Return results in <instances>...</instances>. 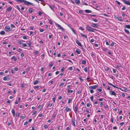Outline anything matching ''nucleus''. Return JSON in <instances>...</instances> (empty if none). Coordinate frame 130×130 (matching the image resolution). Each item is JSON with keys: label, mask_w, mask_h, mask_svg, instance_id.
Segmentation results:
<instances>
[{"label": "nucleus", "mask_w": 130, "mask_h": 130, "mask_svg": "<svg viewBox=\"0 0 130 130\" xmlns=\"http://www.w3.org/2000/svg\"><path fill=\"white\" fill-rule=\"evenodd\" d=\"M18 3H21L23 2L24 4L25 5H31L33 6H34V4L33 3L28 2L25 0H15Z\"/></svg>", "instance_id": "1"}, {"label": "nucleus", "mask_w": 130, "mask_h": 130, "mask_svg": "<svg viewBox=\"0 0 130 130\" xmlns=\"http://www.w3.org/2000/svg\"><path fill=\"white\" fill-rule=\"evenodd\" d=\"M86 28L87 29L90 31L94 32V30H96V29L93 28L88 25L86 26Z\"/></svg>", "instance_id": "2"}, {"label": "nucleus", "mask_w": 130, "mask_h": 130, "mask_svg": "<svg viewBox=\"0 0 130 130\" xmlns=\"http://www.w3.org/2000/svg\"><path fill=\"white\" fill-rule=\"evenodd\" d=\"M55 23L56 26L57 27H58V29H60L61 30L63 31H64L65 30L60 25L56 23Z\"/></svg>", "instance_id": "3"}, {"label": "nucleus", "mask_w": 130, "mask_h": 130, "mask_svg": "<svg viewBox=\"0 0 130 130\" xmlns=\"http://www.w3.org/2000/svg\"><path fill=\"white\" fill-rule=\"evenodd\" d=\"M5 29L6 31H11L12 29L10 28L9 26H6L5 27Z\"/></svg>", "instance_id": "4"}, {"label": "nucleus", "mask_w": 130, "mask_h": 130, "mask_svg": "<svg viewBox=\"0 0 130 130\" xmlns=\"http://www.w3.org/2000/svg\"><path fill=\"white\" fill-rule=\"evenodd\" d=\"M119 89L122 91L124 92H127L128 90L125 87H122V88H119Z\"/></svg>", "instance_id": "5"}, {"label": "nucleus", "mask_w": 130, "mask_h": 130, "mask_svg": "<svg viewBox=\"0 0 130 130\" xmlns=\"http://www.w3.org/2000/svg\"><path fill=\"white\" fill-rule=\"evenodd\" d=\"M98 85H96L93 86H91L89 87V88L90 89H96L97 87H98Z\"/></svg>", "instance_id": "6"}, {"label": "nucleus", "mask_w": 130, "mask_h": 130, "mask_svg": "<svg viewBox=\"0 0 130 130\" xmlns=\"http://www.w3.org/2000/svg\"><path fill=\"white\" fill-rule=\"evenodd\" d=\"M75 119L74 117V118H73L72 119V125L74 126H75Z\"/></svg>", "instance_id": "7"}, {"label": "nucleus", "mask_w": 130, "mask_h": 130, "mask_svg": "<svg viewBox=\"0 0 130 130\" xmlns=\"http://www.w3.org/2000/svg\"><path fill=\"white\" fill-rule=\"evenodd\" d=\"M75 41L76 43L78 45L81 47L82 46V45L80 42L79 41L77 40V39L75 40Z\"/></svg>", "instance_id": "8"}, {"label": "nucleus", "mask_w": 130, "mask_h": 130, "mask_svg": "<svg viewBox=\"0 0 130 130\" xmlns=\"http://www.w3.org/2000/svg\"><path fill=\"white\" fill-rule=\"evenodd\" d=\"M109 92L110 94L112 95H113L115 96H116V94L115 93L114 91H110Z\"/></svg>", "instance_id": "9"}, {"label": "nucleus", "mask_w": 130, "mask_h": 130, "mask_svg": "<svg viewBox=\"0 0 130 130\" xmlns=\"http://www.w3.org/2000/svg\"><path fill=\"white\" fill-rule=\"evenodd\" d=\"M123 1L124 2L125 4L127 5H130V3L129 1H126L125 0H123Z\"/></svg>", "instance_id": "10"}, {"label": "nucleus", "mask_w": 130, "mask_h": 130, "mask_svg": "<svg viewBox=\"0 0 130 130\" xmlns=\"http://www.w3.org/2000/svg\"><path fill=\"white\" fill-rule=\"evenodd\" d=\"M77 105H76L73 108L74 111L76 113H77Z\"/></svg>", "instance_id": "11"}, {"label": "nucleus", "mask_w": 130, "mask_h": 130, "mask_svg": "<svg viewBox=\"0 0 130 130\" xmlns=\"http://www.w3.org/2000/svg\"><path fill=\"white\" fill-rule=\"evenodd\" d=\"M91 26L93 27H96L98 26L97 24L93 23H91Z\"/></svg>", "instance_id": "12"}, {"label": "nucleus", "mask_w": 130, "mask_h": 130, "mask_svg": "<svg viewBox=\"0 0 130 130\" xmlns=\"http://www.w3.org/2000/svg\"><path fill=\"white\" fill-rule=\"evenodd\" d=\"M34 11V9L32 8H30L28 10V11L30 13H32Z\"/></svg>", "instance_id": "13"}, {"label": "nucleus", "mask_w": 130, "mask_h": 130, "mask_svg": "<svg viewBox=\"0 0 130 130\" xmlns=\"http://www.w3.org/2000/svg\"><path fill=\"white\" fill-rule=\"evenodd\" d=\"M11 112L12 113L13 115V116H15V110L14 109H11Z\"/></svg>", "instance_id": "14"}, {"label": "nucleus", "mask_w": 130, "mask_h": 130, "mask_svg": "<svg viewBox=\"0 0 130 130\" xmlns=\"http://www.w3.org/2000/svg\"><path fill=\"white\" fill-rule=\"evenodd\" d=\"M80 34L82 37H84L86 38L87 39V37L86 35H84L82 33H80Z\"/></svg>", "instance_id": "15"}, {"label": "nucleus", "mask_w": 130, "mask_h": 130, "mask_svg": "<svg viewBox=\"0 0 130 130\" xmlns=\"http://www.w3.org/2000/svg\"><path fill=\"white\" fill-rule=\"evenodd\" d=\"M117 19L120 21H123L122 19L120 17H119L117 18Z\"/></svg>", "instance_id": "16"}, {"label": "nucleus", "mask_w": 130, "mask_h": 130, "mask_svg": "<svg viewBox=\"0 0 130 130\" xmlns=\"http://www.w3.org/2000/svg\"><path fill=\"white\" fill-rule=\"evenodd\" d=\"M43 108V105H39V106L38 107V108H39L40 109V110H41Z\"/></svg>", "instance_id": "17"}, {"label": "nucleus", "mask_w": 130, "mask_h": 130, "mask_svg": "<svg viewBox=\"0 0 130 130\" xmlns=\"http://www.w3.org/2000/svg\"><path fill=\"white\" fill-rule=\"evenodd\" d=\"M68 106L66 107V110L67 112L71 111V109L70 108H68Z\"/></svg>", "instance_id": "18"}, {"label": "nucleus", "mask_w": 130, "mask_h": 130, "mask_svg": "<svg viewBox=\"0 0 130 130\" xmlns=\"http://www.w3.org/2000/svg\"><path fill=\"white\" fill-rule=\"evenodd\" d=\"M11 59H13V60L15 61H16L17 60V58L16 57H15L14 56L12 57L11 58Z\"/></svg>", "instance_id": "19"}, {"label": "nucleus", "mask_w": 130, "mask_h": 130, "mask_svg": "<svg viewBox=\"0 0 130 130\" xmlns=\"http://www.w3.org/2000/svg\"><path fill=\"white\" fill-rule=\"evenodd\" d=\"M85 11L86 13H90L92 12L91 10H85Z\"/></svg>", "instance_id": "20"}, {"label": "nucleus", "mask_w": 130, "mask_h": 130, "mask_svg": "<svg viewBox=\"0 0 130 130\" xmlns=\"http://www.w3.org/2000/svg\"><path fill=\"white\" fill-rule=\"evenodd\" d=\"M76 53L78 54H79L80 53V51L78 49H77L76 51Z\"/></svg>", "instance_id": "21"}, {"label": "nucleus", "mask_w": 130, "mask_h": 130, "mask_svg": "<svg viewBox=\"0 0 130 130\" xmlns=\"http://www.w3.org/2000/svg\"><path fill=\"white\" fill-rule=\"evenodd\" d=\"M75 2L76 3L78 4H80V1L79 0H76Z\"/></svg>", "instance_id": "22"}, {"label": "nucleus", "mask_w": 130, "mask_h": 130, "mask_svg": "<svg viewBox=\"0 0 130 130\" xmlns=\"http://www.w3.org/2000/svg\"><path fill=\"white\" fill-rule=\"evenodd\" d=\"M50 8L53 10H54V7L53 5H49Z\"/></svg>", "instance_id": "23"}, {"label": "nucleus", "mask_w": 130, "mask_h": 130, "mask_svg": "<svg viewBox=\"0 0 130 130\" xmlns=\"http://www.w3.org/2000/svg\"><path fill=\"white\" fill-rule=\"evenodd\" d=\"M12 9V8L11 7H9L7 9V10L9 12L11 11Z\"/></svg>", "instance_id": "24"}, {"label": "nucleus", "mask_w": 130, "mask_h": 130, "mask_svg": "<svg viewBox=\"0 0 130 130\" xmlns=\"http://www.w3.org/2000/svg\"><path fill=\"white\" fill-rule=\"evenodd\" d=\"M8 78V76H6L4 77V78L3 79L4 80H7V79Z\"/></svg>", "instance_id": "25"}, {"label": "nucleus", "mask_w": 130, "mask_h": 130, "mask_svg": "<svg viewBox=\"0 0 130 130\" xmlns=\"http://www.w3.org/2000/svg\"><path fill=\"white\" fill-rule=\"evenodd\" d=\"M124 31L127 34H129V31L126 29H125L124 30Z\"/></svg>", "instance_id": "26"}, {"label": "nucleus", "mask_w": 130, "mask_h": 130, "mask_svg": "<svg viewBox=\"0 0 130 130\" xmlns=\"http://www.w3.org/2000/svg\"><path fill=\"white\" fill-rule=\"evenodd\" d=\"M39 83V82L37 80H35L34 83V85H36V84H37Z\"/></svg>", "instance_id": "27"}, {"label": "nucleus", "mask_w": 130, "mask_h": 130, "mask_svg": "<svg viewBox=\"0 0 130 130\" xmlns=\"http://www.w3.org/2000/svg\"><path fill=\"white\" fill-rule=\"evenodd\" d=\"M16 7H17V8L18 9V10H19V11H20V12L21 13H22V12L20 11V9L19 8V7L18 6V5H17L16 6Z\"/></svg>", "instance_id": "28"}, {"label": "nucleus", "mask_w": 130, "mask_h": 130, "mask_svg": "<svg viewBox=\"0 0 130 130\" xmlns=\"http://www.w3.org/2000/svg\"><path fill=\"white\" fill-rule=\"evenodd\" d=\"M5 34V32L3 31H2L0 32V34L1 35H4Z\"/></svg>", "instance_id": "29"}, {"label": "nucleus", "mask_w": 130, "mask_h": 130, "mask_svg": "<svg viewBox=\"0 0 130 130\" xmlns=\"http://www.w3.org/2000/svg\"><path fill=\"white\" fill-rule=\"evenodd\" d=\"M72 101V99H68V103H70Z\"/></svg>", "instance_id": "30"}, {"label": "nucleus", "mask_w": 130, "mask_h": 130, "mask_svg": "<svg viewBox=\"0 0 130 130\" xmlns=\"http://www.w3.org/2000/svg\"><path fill=\"white\" fill-rule=\"evenodd\" d=\"M92 20L93 21H94V22H96L98 21L97 20L95 19H94L93 18H92Z\"/></svg>", "instance_id": "31"}, {"label": "nucleus", "mask_w": 130, "mask_h": 130, "mask_svg": "<svg viewBox=\"0 0 130 130\" xmlns=\"http://www.w3.org/2000/svg\"><path fill=\"white\" fill-rule=\"evenodd\" d=\"M125 27L128 28H130V25H126L125 26Z\"/></svg>", "instance_id": "32"}, {"label": "nucleus", "mask_w": 130, "mask_h": 130, "mask_svg": "<svg viewBox=\"0 0 130 130\" xmlns=\"http://www.w3.org/2000/svg\"><path fill=\"white\" fill-rule=\"evenodd\" d=\"M71 29L72 30L74 34H76V32L72 28L70 27Z\"/></svg>", "instance_id": "33"}, {"label": "nucleus", "mask_w": 130, "mask_h": 130, "mask_svg": "<svg viewBox=\"0 0 130 130\" xmlns=\"http://www.w3.org/2000/svg\"><path fill=\"white\" fill-rule=\"evenodd\" d=\"M117 70H116V69H113V72L114 73H115V74H116V71H117Z\"/></svg>", "instance_id": "34"}, {"label": "nucleus", "mask_w": 130, "mask_h": 130, "mask_svg": "<svg viewBox=\"0 0 130 130\" xmlns=\"http://www.w3.org/2000/svg\"><path fill=\"white\" fill-rule=\"evenodd\" d=\"M82 63L83 64H85L86 63V62L85 60H82Z\"/></svg>", "instance_id": "35"}, {"label": "nucleus", "mask_w": 130, "mask_h": 130, "mask_svg": "<svg viewBox=\"0 0 130 130\" xmlns=\"http://www.w3.org/2000/svg\"><path fill=\"white\" fill-rule=\"evenodd\" d=\"M49 22L52 25V24H53V23L52 21V20H49Z\"/></svg>", "instance_id": "36"}, {"label": "nucleus", "mask_w": 130, "mask_h": 130, "mask_svg": "<svg viewBox=\"0 0 130 130\" xmlns=\"http://www.w3.org/2000/svg\"><path fill=\"white\" fill-rule=\"evenodd\" d=\"M84 70L86 72H87L88 71V68L87 67L85 68H84Z\"/></svg>", "instance_id": "37"}, {"label": "nucleus", "mask_w": 130, "mask_h": 130, "mask_svg": "<svg viewBox=\"0 0 130 130\" xmlns=\"http://www.w3.org/2000/svg\"><path fill=\"white\" fill-rule=\"evenodd\" d=\"M22 46L23 47H26L27 46V45L26 44H23Z\"/></svg>", "instance_id": "38"}, {"label": "nucleus", "mask_w": 130, "mask_h": 130, "mask_svg": "<svg viewBox=\"0 0 130 130\" xmlns=\"http://www.w3.org/2000/svg\"><path fill=\"white\" fill-rule=\"evenodd\" d=\"M25 117V116H22L21 117V118H22V119H24Z\"/></svg>", "instance_id": "39"}, {"label": "nucleus", "mask_w": 130, "mask_h": 130, "mask_svg": "<svg viewBox=\"0 0 130 130\" xmlns=\"http://www.w3.org/2000/svg\"><path fill=\"white\" fill-rule=\"evenodd\" d=\"M28 44L29 45V47H31V42L30 41H29V43H28Z\"/></svg>", "instance_id": "40"}, {"label": "nucleus", "mask_w": 130, "mask_h": 130, "mask_svg": "<svg viewBox=\"0 0 130 130\" xmlns=\"http://www.w3.org/2000/svg\"><path fill=\"white\" fill-rule=\"evenodd\" d=\"M90 99L91 101H93V96H92L90 98Z\"/></svg>", "instance_id": "41"}, {"label": "nucleus", "mask_w": 130, "mask_h": 130, "mask_svg": "<svg viewBox=\"0 0 130 130\" xmlns=\"http://www.w3.org/2000/svg\"><path fill=\"white\" fill-rule=\"evenodd\" d=\"M79 29H81L82 30H84V28H82L81 27H79Z\"/></svg>", "instance_id": "42"}, {"label": "nucleus", "mask_w": 130, "mask_h": 130, "mask_svg": "<svg viewBox=\"0 0 130 130\" xmlns=\"http://www.w3.org/2000/svg\"><path fill=\"white\" fill-rule=\"evenodd\" d=\"M11 27L12 28H14L15 27V26L12 24L11 25Z\"/></svg>", "instance_id": "43"}, {"label": "nucleus", "mask_w": 130, "mask_h": 130, "mask_svg": "<svg viewBox=\"0 0 130 130\" xmlns=\"http://www.w3.org/2000/svg\"><path fill=\"white\" fill-rule=\"evenodd\" d=\"M107 49L106 48H104L103 49V50L104 52H105L106 51H107Z\"/></svg>", "instance_id": "44"}, {"label": "nucleus", "mask_w": 130, "mask_h": 130, "mask_svg": "<svg viewBox=\"0 0 130 130\" xmlns=\"http://www.w3.org/2000/svg\"><path fill=\"white\" fill-rule=\"evenodd\" d=\"M90 105H91V104H90L88 103H87V106L88 107H90Z\"/></svg>", "instance_id": "45"}, {"label": "nucleus", "mask_w": 130, "mask_h": 130, "mask_svg": "<svg viewBox=\"0 0 130 130\" xmlns=\"http://www.w3.org/2000/svg\"><path fill=\"white\" fill-rule=\"evenodd\" d=\"M115 2L117 3L119 5H120L121 3L117 1H116Z\"/></svg>", "instance_id": "46"}, {"label": "nucleus", "mask_w": 130, "mask_h": 130, "mask_svg": "<svg viewBox=\"0 0 130 130\" xmlns=\"http://www.w3.org/2000/svg\"><path fill=\"white\" fill-rule=\"evenodd\" d=\"M64 67H63L61 69V71L62 72L64 71Z\"/></svg>", "instance_id": "47"}, {"label": "nucleus", "mask_w": 130, "mask_h": 130, "mask_svg": "<svg viewBox=\"0 0 130 130\" xmlns=\"http://www.w3.org/2000/svg\"><path fill=\"white\" fill-rule=\"evenodd\" d=\"M23 39H27V37L26 36H23Z\"/></svg>", "instance_id": "48"}, {"label": "nucleus", "mask_w": 130, "mask_h": 130, "mask_svg": "<svg viewBox=\"0 0 130 130\" xmlns=\"http://www.w3.org/2000/svg\"><path fill=\"white\" fill-rule=\"evenodd\" d=\"M108 54L111 56H112V53L109 52V51L108 53Z\"/></svg>", "instance_id": "49"}, {"label": "nucleus", "mask_w": 130, "mask_h": 130, "mask_svg": "<svg viewBox=\"0 0 130 130\" xmlns=\"http://www.w3.org/2000/svg\"><path fill=\"white\" fill-rule=\"evenodd\" d=\"M39 53V52L38 51H35V52H34V53L36 54H38Z\"/></svg>", "instance_id": "50"}, {"label": "nucleus", "mask_w": 130, "mask_h": 130, "mask_svg": "<svg viewBox=\"0 0 130 130\" xmlns=\"http://www.w3.org/2000/svg\"><path fill=\"white\" fill-rule=\"evenodd\" d=\"M37 112V111H35L32 113V115H34L36 114Z\"/></svg>", "instance_id": "51"}, {"label": "nucleus", "mask_w": 130, "mask_h": 130, "mask_svg": "<svg viewBox=\"0 0 130 130\" xmlns=\"http://www.w3.org/2000/svg\"><path fill=\"white\" fill-rule=\"evenodd\" d=\"M69 69L70 70L72 71L73 70V68L72 67H70L69 68Z\"/></svg>", "instance_id": "52"}, {"label": "nucleus", "mask_w": 130, "mask_h": 130, "mask_svg": "<svg viewBox=\"0 0 130 130\" xmlns=\"http://www.w3.org/2000/svg\"><path fill=\"white\" fill-rule=\"evenodd\" d=\"M24 56V54L23 53H22L21 54V56L22 57H23Z\"/></svg>", "instance_id": "53"}, {"label": "nucleus", "mask_w": 130, "mask_h": 130, "mask_svg": "<svg viewBox=\"0 0 130 130\" xmlns=\"http://www.w3.org/2000/svg\"><path fill=\"white\" fill-rule=\"evenodd\" d=\"M102 89L101 88H99L98 89V91L101 92L102 91Z\"/></svg>", "instance_id": "54"}, {"label": "nucleus", "mask_w": 130, "mask_h": 130, "mask_svg": "<svg viewBox=\"0 0 130 130\" xmlns=\"http://www.w3.org/2000/svg\"><path fill=\"white\" fill-rule=\"evenodd\" d=\"M23 40L20 41L18 42V43L20 44H22V41H23Z\"/></svg>", "instance_id": "55"}, {"label": "nucleus", "mask_w": 130, "mask_h": 130, "mask_svg": "<svg viewBox=\"0 0 130 130\" xmlns=\"http://www.w3.org/2000/svg\"><path fill=\"white\" fill-rule=\"evenodd\" d=\"M44 127L46 128H47L48 127V126L47 125H45L44 126Z\"/></svg>", "instance_id": "56"}, {"label": "nucleus", "mask_w": 130, "mask_h": 130, "mask_svg": "<svg viewBox=\"0 0 130 130\" xmlns=\"http://www.w3.org/2000/svg\"><path fill=\"white\" fill-rule=\"evenodd\" d=\"M67 60L69 62H70L72 63V64H73V62H72V61L70 60L67 59Z\"/></svg>", "instance_id": "57"}, {"label": "nucleus", "mask_w": 130, "mask_h": 130, "mask_svg": "<svg viewBox=\"0 0 130 130\" xmlns=\"http://www.w3.org/2000/svg\"><path fill=\"white\" fill-rule=\"evenodd\" d=\"M38 14L40 15H41L42 14V13L40 11H39V12H38Z\"/></svg>", "instance_id": "58"}, {"label": "nucleus", "mask_w": 130, "mask_h": 130, "mask_svg": "<svg viewBox=\"0 0 130 130\" xmlns=\"http://www.w3.org/2000/svg\"><path fill=\"white\" fill-rule=\"evenodd\" d=\"M85 107H83L82 109V110H83L84 111H85L86 110Z\"/></svg>", "instance_id": "59"}, {"label": "nucleus", "mask_w": 130, "mask_h": 130, "mask_svg": "<svg viewBox=\"0 0 130 130\" xmlns=\"http://www.w3.org/2000/svg\"><path fill=\"white\" fill-rule=\"evenodd\" d=\"M14 70L15 71H17L18 70V68L17 67H15Z\"/></svg>", "instance_id": "60"}, {"label": "nucleus", "mask_w": 130, "mask_h": 130, "mask_svg": "<svg viewBox=\"0 0 130 130\" xmlns=\"http://www.w3.org/2000/svg\"><path fill=\"white\" fill-rule=\"evenodd\" d=\"M99 101H102L103 100V98H100L99 99Z\"/></svg>", "instance_id": "61"}, {"label": "nucleus", "mask_w": 130, "mask_h": 130, "mask_svg": "<svg viewBox=\"0 0 130 130\" xmlns=\"http://www.w3.org/2000/svg\"><path fill=\"white\" fill-rule=\"evenodd\" d=\"M79 79L80 80H81V81L83 82V80H84V79L82 78L81 77H79Z\"/></svg>", "instance_id": "62"}, {"label": "nucleus", "mask_w": 130, "mask_h": 130, "mask_svg": "<svg viewBox=\"0 0 130 130\" xmlns=\"http://www.w3.org/2000/svg\"><path fill=\"white\" fill-rule=\"evenodd\" d=\"M124 124V122H122L120 123V124L121 126H122L123 124Z\"/></svg>", "instance_id": "63"}, {"label": "nucleus", "mask_w": 130, "mask_h": 130, "mask_svg": "<svg viewBox=\"0 0 130 130\" xmlns=\"http://www.w3.org/2000/svg\"><path fill=\"white\" fill-rule=\"evenodd\" d=\"M62 129V128H61L60 127H57V129L58 130H61Z\"/></svg>", "instance_id": "64"}]
</instances>
